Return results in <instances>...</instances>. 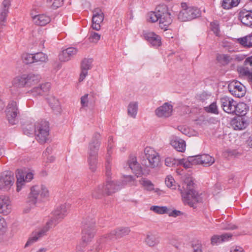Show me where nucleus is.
I'll list each match as a JSON object with an SVG mask.
<instances>
[{
	"instance_id": "6",
	"label": "nucleus",
	"mask_w": 252,
	"mask_h": 252,
	"mask_svg": "<svg viewBox=\"0 0 252 252\" xmlns=\"http://www.w3.org/2000/svg\"><path fill=\"white\" fill-rule=\"evenodd\" d=\"M145 157L148 161L147 166L150 168L157 167L160 162L159 154L152 147H146L144 150Z\"/></svg>"
},
{
	"instance_id": "54",
	"label": "nucleus",
	"mask_w": 252,
	"mask_h": 252,
	"mask_svg": "<svg viewBox=\"0 0 252 252\" xmlns=\"http://www.w3.org/2000/svg\"><path fill=\"white\" fill-rule=\"evenodd\" d=\"M48 5L52 6L53 8H57L63 4V0H46Z\"/></svg>"
},
{
	"instance_id": "52",
	"label": "nucleus",
	"mask_w": 252,
	"mask_h": 252,
	"mask_svg": "<svg viewBox=\"0 0 252 252\" xmlns=\"http://www.w3.org/2000/svg\"><path fill=\"white\" fill-rule=\"evenodd\" d=\"M165 164L168 167H172L179 165V159L172 157H167L165 159Z\"/></svg>"
},
{
	"instance_id": "58",
	"label": "nucleus",
	"mask_w": 252,
	"mask_h": 252,
	"mask_svg": "<svg viewBox=\"0 0 252 252\" xmlns=\"http://www.w3.org/2000/svg\"><path fill=\"white\" fill-rule=\"evenodd\" d=\"M180 130L184 134L187 135L189 137L196 136L197 135L196 132L192 131L189 128L182 127L180 129Z\"/></svg>"
},
{
	"instance_id": "20",
	"label": "nucleus",
	"mask_w": 252,
	"mask_h": 252,
	"mask_svg": "<svg viewBox=\"0 0 252 252\" xmlns=\"http://www.w3.org/2000/svg\"><path fill=\"white\" fill-rule=\"evenodd\" d=\"M14 181V176L10 173L2 175L0 177V189L10 188Z\"/></svg>"
},
{
	"instance_id": "43",
	"label": "nucleus",
	"mask_w": 252,
	"mask_h": 252,
	"mask_svg": "<svg viewBox=\"0 0 252 252\" xmlns=\"http://www.w3.org/2000/svg\"><path fill=\"white\" fill-rule=\"evenodd\" d=\"M150 210L158 214H164L167 213L168 209L165 206H152Z\"/></svg>"
},
{
	"instance_id": "34",
	"label": "nucleus",
	"mask_w": 252,
	"mask_h": 252,
	"mask_svg": "<svg viewBox=\"0 0 252 252\" xmlns=\"http://www.w3.org/2000/svg\"><path fill=\"white\" fill-rule=\"evenodd\" d=\"M241 0H222L220 2L222 8L226 10L236 7L240 3Z\"/></svg>"
},
{
	"instance_id": "2",
	"label": "nucleus",
	"mask_w": 252,
	"mask_h": 252,
	"mask_svg": "<svg viewBox=\"0 0 252 252\" xmlns=\"http://www.w3.org/2000/svg\"><path fill=\"white\" fill-rule=\"evenodd\" d=\"M157 11L160 13L159 26L161 29L166 31L172 22L171 13L167 6L164 4L157 6Z\"/></svg>"
},
{
	"instance_id": "8",
	"label": "nucleus",
	"mask_w": 252,
	"mask_h": 252,
	"mask_svg": "<svg viewBox=\"0 0 252 252\" xmlns=\"http://www.w3.org/2000/svg\"><path fill=\"white\" fill-rule=\"evenodd\" d=\"M49 196L48 190H31L28 195V201L33 206L38 202L47 199Z\"/></svg>"
},
{
	"instance_id": "4",
	"label": "nucleus",
	"mask_w": 252,
	"mask_h": 252,
	"mask_svg": "<svg viewBox=\"0 0 252 252\" xmlns=\"http://www.w3.org/2000/svg\"><path fill=\"white\" fill-rule=\"evenodd\" d=\"M35 134L37 141L43 144L46 142L49 139V126L46 122H42L36 124L35 127Z\"/></svg>"
},
{
	"instance_id": "9",
	"label": "nucleus",
	"mask_w": 252,
	"mask_h": 252,
	"mask_svg": "<svg viewBox=\"0 0 252 252\" xmlns=\"http://www.w3.org/2000/svg\"><path fill=\"white\" fill-rule=\"evenodd\" d=\"M18 103L15 100L9 101L5 110L7 119L9 123L12 125H15L17 122V116L19 114Z\"/></svg>"
},
{
	"instance_id": "41",
	"label": "nucleus",
	"mask_w": 252,
	"mask_h": 252,
	"mask_svg": "<svg viewBox=\"0 0 252 252\" xmlns=\"http://www.w3.org/2000/svg\"><path fill=\"white\" fill-rule=\"evenodd\" d=\"M160 16V13L157 11V8L155 11H151L148 14L147 19L149 22L155 23L159 20Z\"/></svg>"
},
{
	"instance_id": "48",
	"label": "nucleus",
	"mask_w": 252,
	"mask_h": 252,
	"mask_svg": "<svg viewBox=\"0 0 252 252\" xmlns=\"http://www.w3.org/2000/svg\"><path fill=\"white\" fill-rule=\"evenodd\" d=\"M48 231V229L46 228L44 226L39 229L35 230L32 232V234L37 237V240L46 235Z\"/></svg>"
},
{
	"instance_id": "40",
	"label": "nucleus",
	"mask_w": 252,
	"mask_h": 252,
	"mask_svg": "<svg viewBox=\"0 0 252 252\" xmlns=\"http://www.w3.org/2000/svg\"><path fill=\"white\" fill-rule=\"evenodd\" d=\"M201 164L210 166L215 162L213 157L207 154H204L200 156Z\"/></svg>"
},
{
	"instance_id": "42",
	"label": "nucleus",
	"mask_w": 252,
	"mask_h": 252,
	"mask_svg": "<svg viewBox=\"0 0 252 252\" xmlns=\"http://www.w3.org/2000/svg\"><path fill=\"white\" fill-rule=\"evenodd\" d=\"M9 10L7 9H0V28H2L5 26L6 23V18L8 15Z\"/></svg>"
},
{
	"instance_id": "63",
	"label": "nucleus",
	"mask_w": 252,
	"mask_h": 252,
	"mask_svg": "<svg viewBox=\"0 0 252 252\" xmlns=\"http://www.w3.org/2000/svg\"><path fill=\"white\" fill-rule=\"evenodd\" d=\"M88 74V70L81 69V71L79 78V81H83Z\"/></svg>"
},
{
	"instance_id": "1",
	"label": "nucleus",
	"mask_w": 252,
	"mask_h": 252,
	"mask_svg": "<svg viewBox=\"0 0 252 252\" xmlns=\"http://www.w3.org/2000/svg\"><path fill=\"white\" fill-rule=\"evenodd\" d=\"M106 175L107 177L105 184L102 187L105 189H109L110 188H115L117 187H120L123 185L129 184L131 185H135V181L131 176H124L122 178L121 181L117 180H113L109 178L111 175V170L110 167L107 166L106 168Z\"/></svg>"
},
{
	"instance_id": "13",
	"label": "nucleus",
	"mask_w": 252,
	"mask_h": 252,
	"mask_svg": "<svg viewBox=\"0 0 252 252\" xmlns=\"http://www.w3.org/2000/svg\"><path fill=\"white\" fill-rule=\"evenodd\" d=\"M142 36L152 46L158 47L161 45V39L160 36L150 31H143Z\"/></svg>"
},
{
	"instance_id": "12",
	"label": "nucleus",
	"mask_w": 252,
	"mask_h": 252,
	"mask_svg": "<svg viewBox=\"0 0 252 252\" xmlns=\"http://www.w3.org/2000/svg\"><path fill=\"white\" fill-rule=\"evenodd\" d=\"M228 88L231 94L237 97H243L245 95L246 92L245 87L238 81L230 82L228 85Z\"/></svg>"
},
{
	"instance_id": "39",
	"label": "nucleus",
	"mask_w": 252,
	"mask_h": 252,
	"mask_svg": "<svg viewBox=\"0 0 252 252\" xmlns=\"http://www.w3.org/2000/svg\"><path fill=\"white\" fill-rule=\"evenodd\" d=\"M165 184L168 188L176 189L179 186L176 183L174 178L171 175H168L165 179Z\"/></svg>"
},
{
	"instance_id": "24",
	"label": "nucleus",
	"mask_w": 252,
	"mask_h": 252,
	"mask_svg": "<svg viewBox=\"0 0 252 252\" xmlns=\"http://www.w3.org/2000/svg\"><path fill=\"white\" fill-rule=\"evenodd\" d=\"M239 19L244 25L252 28V10L241 11Z\"/></svg>"
},
{
	"instance_id": "16",
	"label": "nucleus",
	"mask_w": 252,
	"mask_h": 252,
	"mask_svg": "<svg viewBox=\"0 0 252 252\" xmlns=\"http://www.w3.org/2000/svg\"><path fill=\"white\" fill-rule=\"evenodd\" d=\"M11 210L12 206L9 197L6 195H0V214L8 215Z\"/></svg>"
},
{
	"instance_id": "25",
	"label": "nucleus",
	"mask_w": 252,
	"mask_h": 252,
	"mask_svg": "<svg viewBox=\"0 0 252 252\" xmlns=\"http://www.w3.org/2000/svg\"><path fill=\"white\" fill-rule=\"evenodd\" d=\"M231 125L234 129L241 130L246 127L247 123L244 118L241 117H237L232 120Z\"/></svg>"
},
{
	"instance_id": "38",
	"label": "nucleus",
	"mask_w": 252,
	"mask_h": 252,
	"mask_svg": "<svg viewBox=\"0 0 252 252\" xmlns=\"http://www.w3.org/2000/svg\"><path fill=\"white\" fill-rule=\"evenodd\" d=\"M101 141L92 140L89 145L88 153H95L97 155Z\"/></svg>"
},
{
	"instance_id": "32",
	"label": "nucleus",
	"mask_w": 252,
	"mask_h": 252,
	"mask_svg": "<svg viewBox=\"0 0 252 252\" xmlns=\"http://www.w3.org/2000/svg\"><path fill=\"white\" fill-rule=\"evenodd\" d=\"M128 115L132 118H135L138 110V103L136 101L130 102L127 108Z\"/></svg>"
},
{
	"instance_id": "15",
	"label": "nucleus",
	"mask_w": 252,
	"mask_h": 252,
	"mask_svg": "<svg viewBox=\"0 0 252 252\" xmlns=\"http://www.w3.org/2000/svg\"><path fill=\"white\" fill-rule=\"evenodd\" d=\"M104 19L103 13L99 8L95 9L92 17V27L94 30L99 31L100 29V24Z\"/></svg>"
},
{
	"instance_id": "35",
	"label": "nucleus",
	"mask_w": 252,
	"mask_h": 252,
	"mask_svg": "<svg viewBox=\"0 0 252 252\" xmlns=\"http://www.w3.org/2000/svg\"><path fill=\"white\" fill-rule=\"evenodd\" d=\"M194 180L190 176L185 178L183 184V188L184 189H192L197 188Z\"/></svg>"
},
{
	"instance_id": "61",
	"label": "nucleus",
	"mask_w": 252,
	"mask_h": 252,
	"mask_svg": "<svg viewBox=\"0 0 252 252\" xmlns=\"http://www.w3.org/2000/svg\"><path fill=\"white\" fill-rule=\"evenodd\" d=\"M37 239L36 236H34L32 234V236L29 238L28 240L27 241V243H26L25 245V248H26L32 245L33 243L37 241Z\"/></svg>"
},
{
	"instance_id": "49",
	"label": "nucleus",
	"mask_w": 252,
	"mask_h": 252,
	"mask_svg": "<svg viewBox=\"0 0 252 252\" xmlns=\"http://www.w3.org/2000/svg\"><path fill=\"white\" fill-rule=\"evenodd\" d=\"M34 62H46L48 61V56L42 52L34 54Z\"/></svg>"
},
{
	"instance_id": "30",
	"label": "nucleus",
	"mask_w": 252,
	"mask_h": 252,
	"mask_svg": "<svg viewBox=\"0 0 252 252\" xmlns=\"http://www.w3.org/2000/svg\"><path fill=\"white\" fill-rule=\"evenodd\" d=\"M48 102L52 110L56 112L60 113L61 111V106L59 100L53 96H50L47 98Z\"/></svg>"
},
{
	"instance_id": "7",
	"label": "nucleus",
	"mask_w": 252,
	"mask_h": 252,
	"mask_svg": "<svg viewBox=\"0 0 252 252\" xmlns=\"http://www.w3.org/2000/svg\"><path fill=\"white\" fill-rule=\"evenodd\" d=\"M33 175L32 172H27L23 169L17 170L15 172L17 189L24 188L26 183L33 179Z\"/></svg>"
},
{
	"instance_id": "64",
	"label": "nucleus",
	"mask_w": 252,
	"mask_h": 252,
	"mask_svg": "<svg viewBox=\"0 0 252 252\" xmlns=\"http://www.w3.org/2000/svg\"><path fill=\"white\" fill-rule=\"evenodd\" d=\"M222 228L224 229L233 230L236 229L237 226L235 224L226 223L222 226Z\"/></svg>"
},
{
	"instance_id": "44",
	"label": "nucleus",
	"mask_w": 252,
	"mask_h": 252,
	"mask_svg": "<svg viewBox=\"0 0 252 252\" xmlns=\"http://www.w3.org/2000/svg\"><path fill=\"white\" fill-rule=\"evenodd\" d=\"M93 63V60L92 58L84 59L81 63V69L88 71L92 68Z\"/></svg>"
},
{
	"instance_id": "46",
	"label": "nucleus",
	"mask_w": 252,
	"mask_h": 252,
	"mask_svg": "<svg viewBox=\"0 0 252 252\" xmlns=\"http://www.w3.org/2000/svg\"><path fill=\"white\" fill-rule=\"evenodd\" d=\"M210 28L216 36L220 35V25L219 22L217 21H214L212 22H211L210 25Z\"/></svg>"
},
{
	"instance_id": "5",
	"label": "nucleus",
	"mask_w": 252,
	"mask_h": 252,
	"mask_svg": "<svg viewBox=\"0 0 252 252\" xmlns=\"http://www.w3.org/2000/svg\"><path fill=\"white\" fill-rule=\"evenodd\" d=\"M181 194L184 203L192 207L201 200L202 193L197 190H181Z\"/></svg>"
},
{
	"instance_id": "19",
	"label": "nucleus",
	"mask_w": 252,
	"mask_h": 252,
	"mask_svg": "<svg viewBox=\"0 0 252 252\" xmlns=\"http://www.w3.org/2000/svg\"><path fill=\"white\" fill-rule=\"evenodd\" d=\"M70 207V205L68 203L59 205L56 207L55 211L53 212V216L57 219L61 220L67 215Z\"/></svg>"
},
{
	"instance_id": "22",
	"label": "nucleus",
	"mask_w": 252,
	"mask_h": 252,
	"mask_svg": "<svg viewBox=\"0 0 252 252\" xmlns=\"http://www.w3.org/2000/svg\"><path fill=\"white\" fill-rule=\"evenodd\" d=\"M50 88V84L49 83H46L40 86L33 87L32 89L28 91V93L32 94L33 96H36L42 94L44 92L48 91Z\"/></svg>"
},
{
	"instance_id": "21",
	"label": "nucleus",
	"mask_w": 252,
	"mask_h": 252,
	"mask_svg": "<svg viewBox=\"0 0 252 252\" xmlns=\"http://www.w3.org/2000/svg\"><path fill=\"white\" fill-rule=\"evenodd\" d=\"M128 164L133 173L137 177H139L142 174L141 167L138 163L136 157L134 156L130 157L128 160Z\"/></svg>"
},
{
	"instance_id": "33",
	"label": "nucleus",
	"mask_w": 252,
	"mask_h": 252,
	"mask_svg": "<svg viewBox=\"0 0 252 252\" xmlns=\"http://www.w3.org/2000/svg\"><path fill=\"white\" fill-rule=\"evenodd\" d=\"M237 42L245 47H252V32L245 36L237 39Z\"/></svg>"
},
{
	"instance_id": "3",
	"label": "nucleus",
	"mask_w": 252,
	"mask_h": 252,
	"mask_svg": "<svg viewBox=\"0 0 252 252\" xmlns=\"http://www.w3.org/2000/svg\"><path fill=\"white\" fill-rule=\"evenodd\" d=\"M183 9L178 14V18L182 21L191 20L200 16V11L196 7L187 6L186 3L181 4Z\"/></svg>"
},
{
	"instance_id": "26",
	"label": "nucleus",
	"mask_w": 252,
	"mask_h": 252,
	"mask_svg": "<svg viewBox=\"0 0 252 252\" xmlns=\"http://www.w3.org/2000/svg\"><path fill=\"white\" fill-rule=\"evenodd\" d=\"M41 78L38 75L32 74H26V87H33L37 85Z\"/></svg>"
},
{
	"instance_id": "56",
	"label": "nucleus",
	"mask_w": 252,
	"mask_h": 252,
	"mask_svg": "<svg viewBox=\"0 0 252 252\" xmlns=\"http://www.w3.org/2000/svg\"><path fill=\"white\" fill-rule=\"evenodd\" d=\"M206 112L217 114H218V109L216 102H213L208 107H205Z\"/></svg>"
},
{
	"instance_id": "37",
	"label": "nucleus",
	"mask_w": 252,
	"mask_h": 252,
	"mask_svg": "<svg viewBox=\"0 0 252 252\" xmlns=\"http://www.w3.org/2000/svg\"><path fill=\"white\" fill-rule=\"evenodd\" d=\"M89 96L94 98L95 97V94L94 92H91L89 94H85L81 96L80 98L81 109L88 107L89 105Z\"/></svg>"
},
{
	"instance_id": "14",
	"label": "nucleus",
	"mask_w": 252,
	"mask_h": 252,
	"mask_svg": "<svg viewBox=\"0 0 252 252\" xmlns=\"http://www.w3.org/2000/svg\"><path fill=\"white\" fill-rule=\"evenodd\" d=\"M221 107L224 112L229 114H233L236 111V101L232 98L223 96L220 99Z\"/></svg>"
},
{
	"instance_id": "50",
	"label": "nucleus",
	"mask_w": 252,
	"mask_h": 252,
	"mask_svg": "<svg viewBox=\"0 0 252 252\" xmlns=\"http://www.w3.org/2000/svg\"><path fill=\"white\" fill-rule=\"evenodd\" d=\"M59 220H60L59 219H57L53 216V217L47 221L44 227L48 228L49 230L50 229L54 227L59 223Z\"/></svg>"
},
{
	"instance_id": "51",
	"label": "nucleus",
	"mask_w": 252,
	"mask_h": 252,
	"mask_svg": "<svg viewBox=\"0 0 252 252\" xmlns=\"http://www.w3.org/2000/svg\"><path fill=\"white\" fill-rule=\"evenodd\" d=\"M23 62L26 64L34 62V54L25 53L22 57Z\"/></svg>"
},
{
	"instance_id": "29",
	"label": "nucleus",
	"mask_w": 252,
	"mask_h": 252,
	"mask_svg": "<svg viewBox=\"0 0 252 252\" xmlns=\"http://www.w3.org/2000/svg\"><path fill=\"white\" fill-rule=\"evenodd\" d=\"M145 242L149 247H154L159 242L158 237L155 233L152 232H149L147 234Z\"/></svg>"
},
{
	"instance_id": "45",
	"label": "nucleus",
	"mask_w": 252,
	"mask_h": 252,
	"mask_svg": "<svg viewBox=\"0 0 252 252\" xmlns=\"http://www.w3.org/2000/svg\"><path fill=\"white\" fill-rule=\"evenodd\" d=\"M139 183L141 185L142 187L145 188L155 189V188L156 187L154 183L147 179L143 178L141 179Z\"/></svg>"
},
{
	"instance_id": "27",
	"label": "nucleus",
	"mask_w": 252,
	"mask_h": 252,
	"mask_svg": "<svg viewBox=\"0 0 252 252\" xmlns=\"http://www.w3.org/2000/svg\"><path fill=\"white\" fill-rule=\"evenodd\" d=\"M232 237L230 233H224L221 235H214L211 238V243L213 245L219 244L221 242L229 240Z\"/></svg>"
},
{
	"instance_id": "11",
	"label": "nucleus",
	"mask_w": 252,
	"mask_h": 252,
	"mask_svg": "<svg viewBox=\"0 0 252 252\" xmlns=\"http://www.w3.org/2000/svg\"><path fill=\"white\" fill-rule=\"evenodd\" d=\"M130 232V229L128 227H119L105 236L107 241H115L125 236L128 235Z\"/></svg>"
},
{
	"instance_id": "53",
	"label": "nucleus",
	"mask_w": 252,
	"mask_h": 252,
	"mask_svg": "<svg viewBox=\"0 0 252 252\" xmlns=\"http://www.w3.org/2000/svg\"><path fill=\"white\" fill-rule=\"evenodd\" d=\"M101 35L94 32H91L90 33V36L89 40L90 42L93 43H96L99 40Z\"/></svg>"
},
{
	"instance_id": "62",
	"label": "nucleus",
	"mask_w": 252,
	"mask_h": 252,
	"mask_svg": "<svg viewBox=\"0 0 252 252\" xmlns=\"http://www.w3.org/2000/svg\"><path fill=\"white\" fill-rule=\"evenodd\" d=\"M65 50L67 52V54L70 58L75 55L78 52V50L74 47H69L65 49Z\"/></svg>"
},
{
	"instance_id": "31",
	"label": "nucleus",
	"mask_w": 252,
	"mask_h": 252,
	"mask_svg": "<svg viewBox=\"0 0 252 252\" xmlns=\"http://www.w3.org/2000/svg\"><path fill=\"white\" fill-rule=\"evenodd\" d=\"M26 74L15 77L12 81V85L18 88L26 87Z\"/></svg>"
},
{
	"instance_id": "47",
	"label": "nucleus",
	"mask_w": 252,
	"mask_h": 252,
	"mask_svg": "<svg viewBox=\"0 0 252 252\" xmlns=\"http://www.w3.org/2000/svg\"><path fill=\"white\" fill-rule=\"evenodd\" d=\"M48 231V229L46 228L44 226L39 229L35 230L32 232V234L37 237V240L46 235Z\"/></svg>"
},
{
	"instance_id": "28",
	"label": "nucleus",
	"mask_w": 252,
	"mask_h": 252,
	"mask_svg": "<svg viewBox=\"0 0 252 252\" xmlns=\"http://www.w3.org/2000/svg\"><path fill=\"white\" fill-rule=\"evenodd\" d=\"M87 162L89 165V169L92 171L94 172L97 166V155L95 153H88Z\"/></svg>"
},
{
	"instance_id": "10",
	"label": "nucleus",
	"mask_w": 252,
	"mask_h": 252,
	"mask_svg": "<svg viewBox=\"0 0 252 252\" xmlns=\"http://www.w3.org/2000/svg\"><path fill=\"white\" fill-rule=\"evenodd\" d=\"M173 105L171 102L163 103L155 111L156 116L160 119H167L172 116L173 113Z\"/></svg>"
},
{
	"instance_id": "17",
	"label": "nucleus",
	"mask_w": 252,
	"mask_h": 252,
	"mask_svg": "<svg viewBox=\"0 0 252 252\" xmlns=\"http://www.w3.org/2000/svg\"><path fill=\"white\" fill-rule=\"evenodd\" d=\"M170 143L172 147L179 152L184 153L186 149V143L185 141L181 138L172 136L170 140Z\"/></svg>"
},
{
	"instance_id": "23",
	"label": "nucleus",
	"mask_w": 252,
	"mask_h": 252,
	"mask_svg": "<svg viewBox=\"0 0 252 252\" xmlns=\"http://www.w3.org/2000/svg\"><path fill=\"white\" fill-rule=\"evenodd\" d=\"M33 23L38 26H44L49 23L51 21L50 16L42 14L32 16Z\"/></svg>"
},
{
	"instance_id": "18",
	"label": "nucleus",
	"mask_w": 252,
	"mask_h": 252,
	"mask_svg": "<svg viewBox=\"0 0 252 252\" xmlns=\"http://www.w3.org/2000/svg\"><path fill=\"white\" fill-rule=\"evenodd\" d=\"M94 223L93 220H91L89 224H88L86 222H84V227L82 231V240L85 243L89 242L94 237V232L92 228Z\"/></svg>"
},
{
	"instance_id": "57",
	"label": "nucleus",
	"mask_w": 252,
	"mask_h": 252,
	"mask_svg": "<svg viewBox=\"0 0 252 252\" xmlns=\"http://www.w3.org/2000/svg\"><path fill=\"white\" fill-rule=\"evenodd\" d=\"M179 165H183L186 168H190L192 166L191 160L189 157L187 159H179Z\"/></svg>"
},
{
	"instance_id": "55",
	"label": "nucleus",
	"mask_w": 252,
	"mask_h": 252,
	"mask_svg": "<svg viewBox=\"0 0 252 252\" xmlns=\"http://www.w3.org/2000/svg\"><path fill=\"white\" fill-rule=\"evenodd\" d=\"M217 59L220 63L222 64H226L229 62L230 58L227 55L220 54L217 56Z\"/></svg>"
},
{
	"instance_id": "59",
	"label": "nucleus",
	"mask_w": 252,
	"mask_h": 252,
	"mask_svg": "<svg viewBox=\"0 0 252 252\" xmlns=\"http://www.w3.org/2000/svg\"><path fill=\"white\" fill-rule=\"evenodd\" d=\"M59 59L62 62H66L69 61L71 58L67 54L65 50H63L59 56Z\"/></svg>"
},
{
	"instance_id": "36",
	"label": "nucleus",
	"mask_w": 252,
	"mask_h": 252,
	"mask_svg": "<svg viewBox=\"0 0 252 252\" xmlns=\"http://www.w3.org/2000/svg\"><path fill=\"white\" fill-rule=\"evenodd\" d=\"M236 111L234 113L236 115H244L246 114L248 111V107L247 105L244 102L237 103L235 105Z\"/></svg>"
},
{
	"instance_id": "60",
	"label": "nucleus",
	"mask_w": 252,
	"mask_h": 252,
	"mask_svg": "<svg viewBox=\"0 0 252 252\" xmlns=\"http://www.w3.org/2000/svg\"><path fill=\"white\" fill-rule=\"evenodd\" d=\"M189 159L191 160L192 165L201 164L200 156L189 157Z\"/></svg>"
}]
</instances>
